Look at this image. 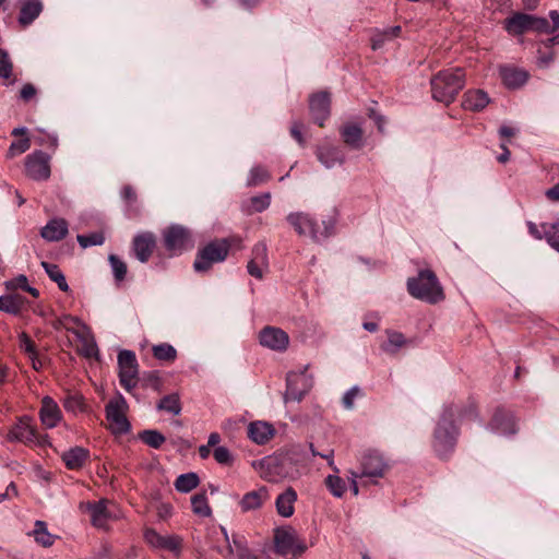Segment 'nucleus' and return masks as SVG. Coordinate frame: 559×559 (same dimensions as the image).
Wrapping results in <instances>:
<instances>
[{
	"label": "nucleus",
	"mask_w": 559,
	"mask_h": 559,
	"mask_svg": "<svg viewBox=\"0 0 559 559\" xmlns=\"http://www.w3.org/2000/svg\"><path fill=\"white\" fill-rule=\"evenodd\" d=\"M361 134V126L358 121H348L341 128L344 140H359Z\"/></svg>",
	"instance_id": "3c124183"
},
{
	"label": "nucleus",
	"mask_w": 559,
	"mask_h": 559,
	"mask_svg": "<svg viewBox=\"0 0 559 559\" xmlns=\"http://www.w3.org/2000/svg\"><path fill=\"white\" fill-rule=\"evenodd\" d=\"M105 411L108 428L114 435H124L130 431L131 425L127 418L128 403L121 394L111 399Z\"/></svg>",
	"instance_id": "423d86ee"
},
{
	"label": "nucleus",
	"mask_w": 559,
	"mask_h": 559,
	"mask_svg": "<svg viewBox=\"0 0 559 559\" xmlns=\"http://www.w3.org/2000/svg\"><path fill=\"white\" fill-rule=\"evenodd\" d=\"M9 441H17L24 444L43 445L45 441L37 432L36 426L33 424L32 417L24 415L10 428L8 432Z\"/></svg>",
	"instance_id": "1a4fd4ad"
},
{
	"label": "nucleus",
	"mask_w": 559,
	"mask_h": 559,
	"mask_svg": "<svg viewBox=\"0 0 559 559\" xmlns=\"http://www.w3.org/2000/svg\"><path fill=\"white\" fill-rule=\"evenodd\" d=\"M506 29L513 35H520L527 31H532L531 15L525 13H516L504 22Z\"/></svg>",
	"instance_id": "7c9ffc66"
},
{
	"label": "nucleus",
	"mask_w": 559,
	"mask_h": 559,
	"mask_svg": "<svg viewBox=\"0 0 559 559\" xmlns=\"http://www.w3.org/2000/svg\"><path fill=\"white\" fill-rule=\"evenodd\" d=\"M119 381L127 392H132L139 381V365L134 352L122 349L118 354Z\"/></svg>",
	"instance_id": "6e6552de"
},
{
	"label": "nucleus",
	"mask_w": 559,
	"mask_h": 559,
	"mask_svg": "<svg viewBox=\"0 0 559 559\" xmlns=\"http://www.w3.org/2000/svg\"><path fill=\"white\" fill-rule=\"evenodd\" d=\"M271 204V193L265 192L260 195L252 197L249 200V214L261 213L266 210Z\"/></svg>",
	"instance_id": "a18cd8bd"
},
{
	"label": "nucleus",
	"mask_w": 559,
	"mask_h": 559,
	"mask_svg": "<svg viewBox=\"0 0 559 559\" xmlns=\"http://www.w3.org/2000/svg\"><path fill=\"white\" fill-rule=\"evenodd\" d=\"M213 456L215 461L222 465H230L233 463V455L226 447L215 448Z\"/></svg>",
	"instance_id": "6e6d98bb"
},
{
	"label": "nucleus",
	"mask_w": 559,
	"mask_h": 559,
	"mask_svg": "<svg viewBox=\"0 0 559 559\" xmlns=\"http://www.w3.org/2000/svg\"><path fill=\"white\" fill-rule=\"evenodd\" d=\"M489 104L488 95L481 90L467 91L463 96L462 107L465 110L480 111Z\"/></svg>",
	"instance_id": "c85d7f7f"
},
{
	"label": "nucleus",
	"mask_w": 559,
	"mask_h": 559,
	"mask_svg": "<svg viewBox=\"0 0 559 559\" xmlns=\"http://www.w3.org/2000/svg\"><path fill=\"white\" fill-rule=\"evenodd\" d=\"M388 340L381 344V349L388 354H396L403 346L407 344L405 336L396 331H386Z\"/></svg>",
	"instance_id": "f704fd0d"
},
{
	"label": "nucleus",
	"mask_w": 559,
	"mask_h": 559,
	"mask_svg": "<svg viewBox=\"0 0 559 559\" xmlns=\"http://www.w3.org/2000/svg\"><path fill=\"white\" fill-rule=\"evenodd\" d=\"M41 266L46 271L49 278L51 281H53L55 283H57L60 290H62V292L69 290V285L66 281V276L63 275V273L61 272V270L59 269V266L57 264H52V263L43 261Z\"/></svg>",
	"instance_id": "c9c22d12"
},
{
	"label": "nucleus",
	"mask_w": 559,
	"mask_h": 559,
	"mask_svg": "<svg viewBox=\"0 0 559 559\" xmlns=\"http://www.w3.org/2000/svg\"><path fill=\"white\" fill-rule=\"evenodd\" d=\"M297 492L293 487L286 488L275 500L277 513L283 518H290L295 512Z\"/></svg>",
	"instance_id": "393cba45"
},
{
	"label": "nucleus",
	"mask_w": 559,
	"mask_h": 559,
	"mask_svg": "<svg viewBox=\"0 0 559 559\" xmlns=\"http://www.w3.org/2000/svg\"><path fill=\"white\" fill-rule=\"evenodd\" d=\"M200 483L199 476L195 473H186L177 477L175 488L179 492H189L198 487Z\"/></svg>",
	"instance_id": "4c0bfd02"
},
{
	"label": "nucleus",
	"mask_w": 559,
	"mask_h": 559,
	"mask_svg": "<svg viewBox=\"0 0 559 559\" xmlns=\"http://www.w3.org/2000/svg\"><path fill=\"white\" fill-rule=\"evenodd\" d=\"M500 76L503 84L508 88H519L524 85L527 81V73L523 70L511 68V67H501L500 68Z\"/></svg>",
	"instance_id": "c756f323"
},
{
	"label": "nucleus",
	"mask_w": 559,
	"mask_h": 559,
	"mask_svg": "<svg viewBox=\"0 0 559 559\" xmlns=\"http://www.w3.org/2000/svg\"><path fill=\"white\" fill-rule=\"evenodd\" d=\"M39 417L41 424L48 429L55 428L59 424L61 419V411L50 396H45L41 400Z\"/></svg>",
	"instance_id": "412c9836"
},
{
	"label": "nucleus",
	"mask_w": 559,
	"mask_h": 559,
	"mask_svg": "<svg viewBox=\"0 0 559 559\" xmlns=\"http://www.w3.org/2000/svg\"><path fill=\"white\" fill-rule=\"evenodd\" d=\"M121 195L130 205L136 202V193L131 186H124L121 190Z\"/></svg>",
	"instance_id": "69168bd1"
},
{
	"label": "nucleus",
	"mask_w": 559,
	"mask_h": 559,
	"mask_svg": "<svg viewBox=\"0 0 559 559\" xmlns=\"http://www.w3.org/2000/svg\"><path fill=\"white\" fill-rule=\"evenodd\" d=\"M19 346L21 350H23L32 359L33 367L37 369L36 359L38 353L36 349V345L25 332H22L19 335Z\"/></svg>",
	"instance_id": "c03bdc74"
},
{
	"label": "nucleus",
	"mask_w": 559,
	"mask_h": 559,
	"mask_svg": "<svg viewBox=\"0 0 559 559\" xmlns=\"http://www.w3.org/2000/svg\"><path fill=\"white\" fill-rule=\"evenodd\" d=\"M139 438L142 442L153 449H159L165 442L166 438L157 430L147 429L139 433Z\"/></svg>",
	"instance_id": "79ce46f5"
},
{
	"label": "nucleus",
	"mask_w": 559,
	"mask_h": 559,
	"mask_svg": "<svg viewBox=\"0 0 559 559\" xmlns=\"http://www.w3.org/2000/svg\"><path fill=\"white\" fill-rule=\"evenodd\" d=\"M157 408L174 415H179L181 412L180 399L177 394L166 395L159 401Z\"/></svg>",
	"instance_id": "37998d69"
},
{
	"label": "nucleus",
	"mask_w": 559,
	"mask_h": 559,
	"mask_svg": "<svg viewBox=\"0 0 559 559\" xmlns=\"http://www.w3.org/2000/svg\"><path fill=\"white\" fill-rule=\"evenodd\" d=\"M181 547V539L178 536H164L160 549L178 551Z\"/></svg>",
	"instance_id": "bf43d9fd"
},
{
	"label": "nucleus",
	"mask_w": 559,
	"mask_h": 559,
	"mask_svg": "<svg viewBox=\"0 0 559 559\" xmlns=\"http://www.w3.org/2000/svg\"><path fill=\"white\" fill-rule=\"evenodd\" d=\"M108 261L110 263L114 277L116 282H122L126 278L128 267L124 261H122L116 254H109Z\"/></svg>",
	"instance_id": "49530a36"
},
{
	"label": "nucleus",
	"mask_w": 559,
	"mask_h": 559,
	"mask_svg": "<svg viewBox=\"0 0 559 559\" xmlns=\"http://www.w3.org/2000/svg\"><path fill=\"white\" fill-rule=\"evenodd\" d=\"M152 350H153V356L156 359L162 360V361L173 362L177 358L176 348L168 343H162L158 345H154Z\"/></svg>",
	"instance_id": "ea45409f"
},
{
	"label": "nucleus",
	"mask_w": 559,
	"mask_h": 559,
	"mask_svg": "<svg viewBox=\"0 0 559 559\" xmlns=\"http://www.w3.org/2000/svg\"><path fill=\"white\" fill-rule=\"evenodd\" d=\"M309 109L312 118L319 126H323V121L331 112V97L328 92L314 93L309 98Z\"/></svg>",
	"instance_id": "a211bd4d"
},
{
	"label": "nucleus",
	"mask_w": 559,
	"mask_h": 559,
	"mask_svg": "<svg viewBox=\"0 0 559 559\" xmlns=\"http://www.w3.org/2000/svg\"><path fill=\"white\" fill-rule=\"evenodd\" d=\"M64 319L81 328V329H73V328H69V326L66 328L67 331L71 332L73 335H75V337L81 343L79 353L86 358L97 357L98 356V347L94 340V336L91 333L90 328L85 323H83L82 320L78 317L67 316V317H64Z\"/></svg>",
	"instance_id": "9b49d317"
},
{
	"label": "nucleus",
	"mask_w": 559,
	"mask_h": 559,
	"mask_svg": "<svg viewBox=\"0 0 559 559\" xmlns=\"http://www.w3.org/2000/svg\"><path fill=\"white\" fill-rule=\"evenodd\" d=\"M360 390L357 386L349 389L343 396V406L347 409H352L354 407L355 399L359 395Z\"/></svg>",
	"instance_id": "680f3d73"
},
{
	"label": "nucleus",
	"mask_w": 559,
	"mask_h": 559,
	"mask_svg": "<svg viewBox=\"0 0 559 559\" xmlns=\"http://www.w3.org/2000/svg\"><path fill=\"white\" fill-rule=\"evenodd\" d=\"M325 485L331 491V493L337 498L342 497L346 490L345 481L336 475H329L325 478Z\"/></svg>",
	"instance_id": "8fccbe9b"
},
{
	"label": "nucleus",
	"mask_w": 559,
	"mask_h": 559,
	"mask_svg": "<svg viewBox=\"0 0 559 559\" xmlns=\"http://www.w3.org/2000/svg\"><path fill=\"white\" fill-rule=\"evenodd\" d=\"M285 401L300 402L311 389L312 381L308 378L306 370L301 372H289L286 378Z\"/></svg>",
	"instance_id": "4468645a"
},
{
	"label": "nucleus",
	"mask_w": 559,
	"mask_h": 559,
	"mask_svg": "<svg viewBox=\"0 0 559 559\" xmlns=\"http://www.w3.org/2000/svg\"><path fill=\"white\" fill-rule=\"evenodd\" d=\"M386 469V463L382 455L377 451H367L360 459V471L364 478H381Z\"/></svg>",
	"instance_id": "2eb2a0df"
},
{
	"label": "nucleus",
	"mask_w": 559,
	"mask_h": 559,
	"mask_svg": "<svg viewBox=\"0 0 559 559\" xmlns=\"http://www.w3.org/2000/svg\"><path fill=\"white\" fill-rule=\"evenodd\" d=\"M269 491L266 487H260L257 490L247 492L239 502L242 512L257 510L267 500Z\"/></svg>",
	"instance_id": "bb28decb"
},
{
	"label": "nucleus",
	"mask_w": 559,
	"mask_h": 559,
	"mask_svg": "<svg viewBox=\"0 0 559 559\" xmlns=\"http://www.w3.org/2000/svg\"><path fill=\"white\" fill-rule=\"evenodd\" d=\"M31 142H11V145L8 151L9 157H14L26 152L29 148Z\"/></svg>",
	"instance_id": "e2e57ef3"
},
{
	"label": "nucleus",
	"mask_w": 559,
	"mask_h": 559,
	"mask_svg": "<svg viewBox=\"0 0 559 559\" xmlns=\"http://www.w3.org/2000/svg\"><path fill=\"white\" fill-rule=\"evenodd\" d=\"M287 222L294 227V229L300 236L310 237L314 241H320L330 237L334 233L336 225V218L330 217L326 221H322L323 228L306 213H290L287 216Z\"/></svg>",
	"instance_id": "20e7f679"
},
{
	"label": "nucleus",
	"mask_w": 559,
	"mask_h": 559,
	"mask_svg": "<svg viewBox=\"0 0 559 559\" xmlns=\"http://www.w3.org/2000/svg\"><path fill=\"white\" fill-rule=\"evenodd\" d=\"M274 432L273 426L264 421H254L248 426V437L257 444L266 443Z\"/></svg>",
	"instance_id": "cd10ccee"
},
{
	"label": "nucleus",
	"mask_w": 559,
	"mask_h": 559,
	"mask_svg": "<svg viewBox=\"0 0 559 559\" xmlns=\"http://www.w3.org/2000/svg\"><path fill=\"white\" fill-rule=\"evenodd\" d=\"M545 239L551 248L559 252V222L555 224H542Z\"/></svg>",
	"instance_id": "de8ad7c7"
},
{
	"label": "nucleus",
	"mask_w": 559,
	"mask_h": 559,
	"mask_svg": "<svg viewBox=\"0 0 559 559\" xmlns=\"http://www.w3.org/2000/svg\"><path fill=\"white\" fill-rule=\"evenodd\" d=\"M343 147L345 145H341V142H322L317 147V157L322 165L331 168L343 163L345 157Z\"/></svg>",
	"instance_id": "f3484780"
},
{
	"label": "nucleus",
	"mask_w": 559,
	"mask_h": 559,
	"mask_svg": "<svg viewBox=\"0 0 559 559\" xmlns=\"http://www.w3.org/2000/svg\"><path fill=\"white\" fill-rule=\"evenodd\" d=\"M518 134H519V130H518V128H515L513 126L504 124V126H501L499 129V135L501 138H514Z\"/></svg>",
	"instance_id": "338daca9"
},
{
	"label": "nucleus",
	"mask_w": 559,
	"mask_h": 559,
	"mask_svg": "<svg viewBox=\"0 0 559 559\" xmlns=\"http://www.w3.org/2000/svg\"><path fill=\"white\" fill-rule=\"evenodd\" d=\"M90 457V451L83 447H73L61 455L68 469L76 471L84 466Z\"/></svg>",
	"instance_id": "5701e85b"
},
{
	"label": "nucleus",
	"mask_w": 559,
	"mask_h": 559,
	"mask_svg": "<svg viewBox=\"0 0 559 559\" xmlns=\"http://www.w3.org/2000/svg\"><path fill=\"white\" fill-rule=\"evenodd\" d=\"M551 23L545 17L531 15L532 31L545 34L555 33L559 28V12L554 10L549 13Z\"/></svg>",
	"instance_id": "2f4dec72"
},
{
	"label": "nucleus",
	"mask_w": 559,
	"mask_h": 559,
	"mask_svg": "<svg viewBox=\"0 0 559 559\" xmlns=\"http://www.w3.org/2000/svg\"><path fill=\"white\" fill-rule=\"evenodd\" d=\"M229 243L226 239L212 241L199 250L193 263L197 272L209 271L214 263L223 262L228 254Z\"/></svg>",
	"instance_id": "0eeeda50"
},
{
	"label": "nucleus",
	"mask_w": 559,
	"mask_h": 559,
	"mask_svg": "<svg viewBox=\"0 0 559 559\" xmlns=\"http://www.w3.org/2000/svg\"><path fill=\"white\" fill-rule=\"evenodd\" d=\"M50 155L36 151L26 157L25 171L33 180L41 181L50 177Z\"/></svg>",
	"instance_id": "ddd939ff"
},
{
	"label": "nucleus",
	"mask_w": 559,
	"mask_h": 559,
	"mask_svg": "<svg viewBox=\"0 0 559 559\" xmlns=\"http://www.w3.org/2000/svg\"><path fill=\"white\" fill-rule=\"evenodd\" d=\"M492 430L501 435H514L516 432V424L512 414L498 409L490 423Z\"/></svg>",
	"instance_id": "b1692460"
},
{
	"label": "nucleus",
	"mask_w": 559,
	"mask_h": 559,
	"mask_svg": "<svg viewBox=\"0 0 559 559\" xmlns=\"http://www.w3.org/2000/svg\"><path fill=\"white\" fill-rule=\"evenodd\" d=\"M260 344L272 350L283 352L289 344V337L280 328L265 326L259 334Z\"/></svg>",
	"instance_id": "dca6fc26"
},
{
	"label": "nucleus",
	"mask_w": 559,
	"mask_h": 559,
	"mask_svg": "<svg viewBox=\"0 0 559 559\" xmlns=\"http://www.w3.org/2000/svg\"><path fill=\"white\" fill-rule=\"evenodd\" d=\"M260 472L261 477L272 483H277L287 477H295L298 474V471L294 469L282 451L262 459L260 462Z\"/></svg>",
	"instance_id": "39448f33"
},
{
	"label": "nucleus",
	"mask_w": 559,
	"mask_h": 559,
	"mask_svg": "<svg viewBox=\"0 0 559 559\" xmlns=\"http://www.w3.org/2000/svg\"><path fill=\"white\" fill-rule=\"evenodd\" d=\"M76 240L85 249L92 246H102L105 241V236L102 231H97L88 235H78Z\"/></svg>",
	"instance_id": "09e8293b"
},
{
	"label": "nucleus",
	"mask_w": 559,
	"mask_h": 559,
	"mask_svg": "<svg viewBox=\"0 0 559 559\" xmlns=\"http://www.w3.org/2000/svg\"><path fill=\"white\" fill-rule=\"evenodd\" d=\"M407 290L416 299L435 305L444 299L443 288L431 270H423L407 280Z\"/></svg>",
	"instance_id": "7ed1b4c3"
},
{
	"label": "nucleus",
	"mask_w": 559,
	"mask_h": 559,
	"mask_svg": "<svg viewBox=\"0 0 559 559\" xmlns=\"http://www.w3.org/2000/svg\"><path fill=\"white\" fill-rule=\"evenodd\" d=\"M271 179V174L266 168L262 166H254L250 169L247 186L248 187H257L262 183L267 182Z\"/></svg>",
	"instance_id": "a19ab883"
},
{
	"label": "nucleus",
	"mask_w": 559,
	"mask_h": 559,
	"mask_svg": "<svg viewBox=\"0 0 559 559\" xmlns=\"http://www.w3.org/2000/svg\"><path fill=\"white\" fill-rule=\"evenodd\" d=\"M33 535L35 540L44 547L52 546L56 539V536L47 531V524L44 521L35 522Z\"/></svg>",
	"instance_id": "e433bc0d"
},
{
	"label": "nucleus",
	"mask_w": 559,
	"mask_h": 559,
	"mask_svg": "<svg viewBox=\"0 0 559 559\" xmlns=\"http://www.w3.org/2000/svg\"><path fill=\"white\" fill-rule=\"evenodd\" d=\"M43 3L40 0H22L19 23L22 26L32 24L41 13Z\"/></svg>",
	"instance_id": "a878e982"
},
{
	"label": "nucleus",
	"mask_w": 559,
	"mask_h": 559,
	"mask_svg": "<svg viewBox=\"0 0 559 559\" xmlns=\"http://www.w3.org/2000/svg\"><path fill=\"white\" fill-rule=\"evenodd\" d=\"M476 407L469 403L465 409L455 403L444 406L442 415L433 431L432 448L440 459H447L453 451L459 437V428L454 424L455 417H476Z\"/></svg>",
	"instance_id": "f257e3e1"
},
{
	"label": "nucleus",
	"mask_w": 559,
	"mask_h": 559,
	"mask_svg": "<svg viewBox=\"0 0 559 559\" xmlns=\"http://www.w3.org/2000/svg\"><path fill=\"white\" fill-rule=\"evenodd\" d=\"M163 237L165 248L173 254H178L193 248L190 231L180 225H173L165 229Z\"/></svg>",
	"instance_id": "9d476101"
},
{
	"label": "nucleus",
	"mask_w": 559,
	"mask_h": 559,
	"mask_svg": "<svg viewBox=\"0 0 559 559\" xmlns=\"http://www.w3.org/2000/svg\"><path fill=\"white\" fill-rule=\"evenodd\" d=\"M191 506L193 513L199 516L206 518L212 513L205 492H200L192 496Z\"/></svg>",
	"instance_id": "58836bf2"
},
{
	"label": "nucleus",
	"mask_w": 559,
	"mask_h": 559,
	"mask_svg": "<svg viewBox=\"0 0 559 559\" xmlns=\"http://www.w3.org/2000/svg\"><path fill=\"white\" fill-rule=\"evenodd\" d=\"M266 267L267 264H262L251 259L247 265L248 273L258 280H261L263 277V270Z\"/></svg>",
	"instance_id": "052dcab7"
},
{
	"label": "nucleus",
	"mask_w": 559,
	"mask_h": 559,
	"mask_svg": "<svg viewBox=\"0 0 559 559\" xmlns=\"http://www.w3.org/2000/svg\"><path fill=\"white\" fill-rule=\"evenodd\" d=\"M5 287L8 290H15V289H22L26 290L28 287V281L27 277L23 274L5 282Z\"/></svg>",
	"instance_id": "13d9d810"
},
{
	"label": "nucleus",
	"mask_w": 559,
	"mask_h": 559,
	"mask_svg": "<svg viewBox=\"0 0 559 559\" xmlns=\"http://www.w3.org/2000/svg\"><path fill=\"white\" fill-rule=\"evenodd\" d=\"M274 543L276 552L280 555H301L307 549L304 540L299 539L297 533L292 527H282L275 531Z\"/></svg>",
	"instance_id": "f8f14e48"
},
{
	"label": "nucleus",
	"mask_w": 559,
	"mask_h": 559,
	"mask_svg": "<svg viewBox=\"0 0 559 559\" xmlns=\"http://www.w3.org/2000/svg\"><path fill=\"white\" fill-rule=\"evenodd\" d=\"M430 84L433 99L448 105L464 87L465 73L462 68L444 69L431 78Z\"/></svg>",
	"instance_id": "f03ea898"
},
{
	"label": "nucleus",
	"mask_w": 559,
	"mask_h": 559,
	"mask_svg": "<svg viewBox=\"0 0 559 559\" xmlns=\"http://www.w3.org/2000/svg\"><path fill=\"white\" fill-rule=\"evenodd\" d=\"M108 501L106 499H102L99 501L86 502L85 504H81V509L86 511L90 514L92 525L97 528H106L109 519L111 515L107 510Z\"/></svg>",
	"instance_id": "aec40b11"
},
{
	"label": "nucleus",
	"mask_w": 559,
	"mask_h": 559,
	"mask_svg": "<svg viewBox=\"0 0 559 559\" xmlns=\"http://www.w3.org/2000/svg\"><path fill=\"white\" fill-rule=\"evenodd\" d=\"M251 260L258 261L262 264H269L267 263V247L264 242H258L252 248L251 252Z\"/></svg>",
	"instance_id": "5fc2aeb1"
},
{
	"label": "nucleus",
	"mask_w": 559,
	"mask_h": 559,
	"mask_svg": "<svg viewBox=\"0 0 559 559\" xmlns=\"http://www.w3.org/2000/svg\"><path fill=\"white\" fill-rule=\"evenodd\" d=\"M63 407L67 412L76 414L84 409L83 397L78 394L68 395L63 401Z\"/></svg>",
	"instance_id": "603ef678"
},
{
	"label": "nucleus",
	"mask_w": 559,
	"mask_h": 559,
	"mask_svg": "<svg viewBox=\"0 0 559 559\" xmlns=\"http://www.w3.org/2000/svg\"><path fill=\"white\" fill-rule=\"evenodd\" d=\"M25 304V298L19 294L4 295L0 297V311L19 314Z\"/></svg>",
	"instance_id": "473e14b6"
},
{
	"label": "nucleus",
	"mask_w": 559,
	"mask_h": 559,
	"mask_svg": "<svg viewBox=\"0 0 559 559\" xmlns=\"http://www.w3.org/2000/svg\"><path fill=\"white\" fill-rule=\"evenodd\" d=\"M12 62L10 61L9 55L0 49V78L10 80L12 75Z\"/></svg>",
	"instance_id": "864d4df0"
},
{
	"label": "nucleus",
	"mask_w": 559,
	"mask_h": 559,
	"mask_svg": "<svg viewBox=\"0 0 559 559\" xmlns=\"http://www.w3.org/2000/svg\"><path fill=\"white\" fill-rule=\"evenodd\" d=\"M359 478L362 479L364 477L360 476L358 472L350 471L349 486H350V490L353 491V493L355 496H357L359 493V485H358Z\"/></svg>",
	"instance_id": "774afa93"
},
{
	"label": "nucleus",
	"mask_w": 559,
	"mask_h": 559,
	"mask_svg": "<svg viewBox=\"0 0 559 559\" xmlns=\"http://www.w3.org/2000/svg\"><path fill=\"white\" fill-rule=\"evenodd\" d=\"M282 452L285 454L295 471H298L299 466H304L307 463L308 453L300 444H294Z\"/></svg>",
	"instance_id": "72a5a7b5"
},
{
	"label": "nucleus",
	"mask_w": 559,
	"mask_h": 559,
	"mask_svg": "<svg viewBox=\"0 0 559 559\" xmlns=\"http://www.w3.org/2000/svg\"><path fill=\"white\" fill-rule=\"evenodd\" d=\"M163 538H164V536L158 534L153 528H146L145 532H144V539L152 547L160 549L162 548V544H163Z\"/></svg>",
	"instance_id": "4d7b16f0"
},
{
	"label": "nucleus",
	"mask_w": 559,
	"mask_h": 559,
	"mask_svg": "<svg viewBox=\"0 0 559 559\" xmlns=\"http://www.w3.org/2000/svg\"><path fill=\"white\" fill-rule=\"evenodd\" d=\"M156 247V238L152 233H142L136 235L132 241V250L135 258L145 263L152 257Z\"/></svg>",
	"instance_id": "6ab92c4d"
},
{
	"label": "nucleus",
	"mask_w": 559,
	"mask_h": 559,
	"mask_svg": "<svg viewBox=\"0 0 559 559\" xmlns=\"http://www.w3.org/2000/svg\"><path fill=\"white\" fill-rule=\"evenodd\" d=\"M36 93H37V91H36L35 86L31 83H27V84H24L23 87L21 88L20 97L24 102H28L35 97Z\"/></svg>",
	"instance_id": "0e129e2a"
},
{
	"label": "nucleus",
	"mask_w": 559,
	"mask_h": 559,
	"mask_svg": "<svg viewBox=\"0 0 559 559\" xmlns=\"http://www.w3.org/2000/svg\"><path fill=\"white\" fill-rule=\"evenodd\" d=\"M69 231L68 222L64 218H52L40 230V236L47 241H60Z\"/></svg>",
	"instance_id": "4be33fe9"
}]
</instances>
